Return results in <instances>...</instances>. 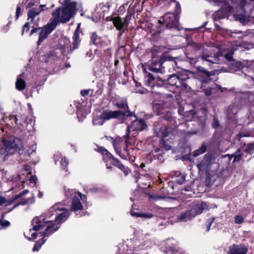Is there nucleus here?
Wrapping results in <instances>:
<instances>
[{"mask_svg":"<svg viewBox=\"0 0 254 254\" xmlns=\"http://www.w3.org/2000/svg\"><path fill=\"white\" fill-rule=\"evenodd\" d=\"M231 32H230V36L231 37H233V35H232V34L233 33H236V34H240V33H242V31H239V30H234L233 31H230Z\"/></svg>","mask_w":254,"mask_h":254,"instance_id":"nucleus-60","label":"nucleus"},{"mask_svg":"<svg viewBox=\"0 0 254 254\" xmlns=\"http://www.w3.org/2000/svg\"><path fill=\"white\" fill-rule=\"evenodd\" d=\"M89 91H90L89 90H82V91H81V94L83 96H85L89 94Z\"/></svg>","mask_w":254,"mask_h":254,"instance_id":"nucleus-54","label":"nucleus"},{"mask_svg":"<svg viewBox=\"0 0 254 254\" xmlns=\"http://www.w3.org/2000/svg\"><path fill=\"white\" fill-rule=\"evenodd\" d=\"M46 241V239H42V240L36 242L33 247V251H38L42 245H43Z\"/></svg>","mask_w":254,"mask_h":254,"instance_id":"nucleus-38","label":"nucleus"},{"mask_svg":"<svg viewBox=\"0 0 254 254\" xmlns=\"http://www.w3.org/2000/svg\"><path fill=\"white\" fill-rule=\"evenodd\" d=\"M30 28V23L29 22H26L23 27V32L22 34L24 32H27Z\"/></svg>","mask_w":254,"mask_h":254,"instance_id":"nucleus-48","label":"nucleus"},{"mask_svg":"<svg viewBox=\"0 0 254 254\" xmlns=\"http://www.w3.org/2000/svg\"><path fill=\"white\" fill-rule=\"evenodd\" d=\"M248 248L242 244L233 245L229 247V254H247Z\"/></svg>","mask_w":254,"mask_h":254,"instance_id":"nucleus-18","label":"nucleus"},{"mask_svg":"<svg viewBox=\"0 0 254 254\" xmlns=\"http://www.w3.org/2000/svg\"><path fill=\"white\" fill-rule=\"evenodd\" d=\"M130 215L132 216L138 217H141L143 218H151L153 217V214L150 213H141V212H136L133 210H131L130 211Z\"/></svg>","mask_w":254,"mask_h":254,"instance_id":"nucleus-28","label":"nucleus"},{"mask_svg":"<svg viewBox=\"0 0 254 254\" xmlns=\"http://www.w3.org/2000/svg\"><path fill=\"white\" fill-rule=\"evenodd\" d=\"M238 111V106L234 104L230 105L227 111V117L230 119H234Z\"/></svg>","mask_w":254,"mask_h":254,"instance_id":"nucleus-27","label":"nucleus"},{"mask_svg":"<svg viewBox=\"0 0 254 254\" xmlns=\"http://www.w3.org/2000/svg\"><path fill=\"white\" fill-rule=\"evenodd\" d=\"M132 16V13L131 12H127V14L126 17L125 18L124 21L125 23V25L128 27L129 20H130Z\"/></svg>","mask_w":254,"mask_h":254,"instance_id":"nucleus-43","label":"nucleus"},{"mask_svg":"<svg viewBox=\"0 0 254 254\" xmlns=\"http://www.w3.org/2000/svg\"><path fill=\"white\" fill-rule=\"evenodd\" d=\"M174 2L175 3L177 10L178 11H180V8H181V6H180V4L178 2H177V1H174Z\"/></svg>","mask_w":254,"mask_h":254,"instance_id":"nucleus-62","label":"nucleus"},{"mask_svg":"<svg viewBox=\"0 0 254 254\" xmlns=\"http://www.w3.org/2000/svg\"><path fill=\"white\" fill-rule=\"evenodd\" d=\"M170 131V128L168 127H164L161 129V135L163 137H166L169 135V133Z\"/></svg>","mask_w":254,"mask_h":254,"instance_id":"nucleus-40","label":"nucleus"},{"mask_svg":"<svg viewBox=\"0 0 254 254\" xmlns=\"http://www.w3.org/2000/svg\"><path fill=\"white\" fill-rule=\"evenodd\" d=\"M246 152L249 154H251L254 151V143L249 144L245 150Z\"/></svg>","mask_w":254,"mask_h":254,"instance_id":"nucleus-42","label":"nucleus"},{"mask_svg":"<svg viewBox=\"0 0 254 254\" xmlns=\"http://www.w3.org/2000/svg\"><path fill=\"white\" fill-rule=\"evenodd\" d=\"M113 23L114 26L117 30H123V29H127V26L125 25L123 19L120 16H117L113 18Z\"/></svg>","mask_w":254,"mask_h":254,"instance_id":"nucleus-23","label":"nucleus"},{"mask_svg":"<svg viewBox=\"0 0 254 254\" xmlns=\"http://www.w3.org/2000/svg\"><path fill=\"white\" fill-rule=\"evenodd\" d=\"M254 31L253 30H249L246 32H244V35H253Z\"/></svg>","mask_w":254,"mask_h":254,"instance_id":"nucleus-57","label":"nucleus"},{"mask_svg":"<svg viewBox=\"0 0 254 254\" xmlns=\"http://www.w3.org/2000/svg\"><path fill=\"white\" fill-rule=\"evenodd\" d=\"M10 120L12 121V123L14 122L15 124H18V119L15 116H12L10 117Z\"/></svg>","mask_w":254,"mask_h":254,"instance_id":"nucleus-55","label":"nucleus"},{"mask_svg":"<svg viewBox=\"0 0 254 254\" xmlns=\"http://www.w3.org/2000/svg\"><path fill=\"white\" fill-rule=\"evenodd\" d=\"M176 66V62L171 58V60L164 61L161 56L156 57L153 54L152 59L148 62V69L155 73H162L165 72V69L168 68L170 72H173Z\"/></svg>","mask_w":254,"mask_h":254,"instance_id":"nucleus-3","label":"nucleus"},{"mask_svg":"<svg viewBox=\"0 0 254 254\" xmlns=\"http://www.w3.org/2000/svg\"><path fill=\"white\" fill-rule=\"evenodd\" d=\"M145 84L151 89L155 87H163V81L158 77H154L150 73L146 74L145 77Z\"/></svg>","mask_w":254,"mask_h":254,"instance_id":"nucleus-14","label":"nucleus"},{"mask_svg":"<svg viewBox=\"0 0 254 254\" xmlns=\"http://www.w3.org/2000/svg\"><path fill=\"white\" fill-rule=\"evenodd\" d=\"M209 208L210 207L206 202H201L192 205L190 209L183 212L177 217L180 221L187 222L191 220L197 215L201 214L204 210H208Z\"/></svg>","mask_w":254,"mask_h":254,"instance_id":"nucleus-6","label":"nucleus"},{"mask_svg":"<svg viewBox=\"0 0 254 254\" xmlns=\"http://www.w3.org/2000/svg\"><path fill=\"white\" fill-rule=\"evenodd\" d=\"M213 161L214 159L212 155L207 153L205 155L202 160L198 161L196 166L200 171H208L210 170Z\"/></svg>","mask_w":254,"mask_h":254,"instance_id":"nucleus-13","label":"nucleus"},{"mask_svg":"<svg viewBox=\"0 0 254 254\" xmlns=\"http://www.w3.org/2000/svg\"><path fill=\"white\" fill-rule=\"evenodd\" d=\"M248 64V63H246V64H244L240 62H234L229 66V71L231 72L241 71V73L245 75L249 76L248 73H250L251 72L254 73V68H249L246 65ZM249 76H251L249 75Z\"/></svg>","mask_w":254,"mask_h":254,"instance_id":"nucleus-11","label":"nucleus"},{"mask_svg":"<svg viewBox=\"0 0 254 254\" xmlns=\"http://www.w3.org/2000/svg\"><path fill=\"white\" fill-rule=\"evenodd\" d=\"M65 6L62 9L60 7L56 8L52 13L54 18L51 23L46 26L41 28L39 32V39L37 44L39 45L48 37L59 22L66 23L68 22L76 13V3L74 1L69 2V0H64Z\"/></svg>","mask_w":254,"mask_h":254,"instance_id":"nucleus-1","label":"nucleus"},{"mask_svg":"<svg viewBox=\"0 0 254 254\" xmlns=\"http://www.w3.org/2000/svg\"><path fill=\"white\" fill-rule=\"evenodd\" d=\"M65 195L67 197H73L72 199V205L71 210L74 212H77L83 208L82 205L81 204L80 199H83V197L85 198V196L82 195L81 193H77L73 190H65Z\"/></svg>","mask_w":254,"mask_h":254,"instance_id":"nucleus-9","label":"nucleus"},{"mask_svg":"<svg viewBox=\"0 0 254 254\" xmlns=\"http://www.w3.org/2000/svg\"><path fill=\"white\" fill-rule=\"evenodd\" d=\"M241 156L239 153L236 152L234 155V162H238L241 159Z\"/></svg>","mask_w":254,"mask_h":254,"instance_id":"nucleus-52","label":"nucleus"},{"mask_svg":"<svg viewBox=\"0 0 254 254\" xmlns=\"http://www.w3.org/2000/svg\"><path fill=\"white\" fill-rule=\"evenodd\" d=\"M4 218V215H1V218H0V230L2 229H5L9 227L10 225V222L7 220H3Z\"/></svg>","mask_w":254,"mask_h":254,"instance_id":"nucleus-37","label":"nucleus"},{"mask_svg":"<svg viewBox=\"0 0 254 254\" xmlns=\"http://www.w3.org/2000/svg\"><path fill=\"white\" fill-rule=\"evenodd\" d=\"M30 183H36L37 180V177L36 176H32L30 179Z\"/></svg>","mask_w":254,"mask_h":254,"instance_id":"nucleus-59","label":"nucleus"},{"mask_svg":"<svg viewBox=\"0 0 254 254\" xmlns=\"http://www.w3.org/2000/svg\"><path fill=\"white\" fill-rule=\"evenodd\" d=\"M159 31H162L165 27L168 29L181 30L179 27V15L173 13H168L157 20L155 24Z\"/></svg>","mask_w":254,"mask_h":254,"instance_id":"nucleus-5","label":"nucleus"},{"mask_svg":"<svg viewBox=\"0 0 254 254\" xmlns=\"http://www.w3.org/2000/svg\"><path fill=\"white\" fill-rule=\"evenodd\" d=\"M134 119L135 120L131 122V125L127 127L126 134L124 136V137L127 139L129 138L130 129L132 130L142 131L146 127V125L143 120H136V118Z\"/></svg>","mask_w":254,"mask_h":254,"instance_id":"nucleus-15","label":"nucleus"},{"mask_svg":"<svg viewBox=\"0 0 254 254\" xmlns=\"http://www.w3.org/2000/svg\"><path fill=\"white\" fill-rule=\"evenodd\" d=\"M116 106L123 110L106 112L105 118L107 119L116 118L118 119L126 120L128 118L133 117L135 118V115L133 112H131L128 109L126 99H123L117 102Z\"/></svg>","mask_w":254,"mask_h":254,"instance_id":"nucleus-4","label":"nucleus"},{"mask_svg":"<svg viewBox=\"0 0 254 254\" xmlns=\"http://www.w3.org/2000/svg\"><path fill=\"white\" fill-rule=\"evenodd\" d=\"M54 158L56 164L57 163V162H60L62 168L65 170V172L67 171V169L66 168L68 165V162L65 157H63L61 153H58L54 155Z\"/></svg>","mask_w":254,"mask_h":254,"instance_id":"nucleus-22","label":"nucleus"},{"mask_svg":"<svg viewBox=\"0 0 254 254\" xmlns=\"http://www.w3.org/2000/svg\"><path fill=\"white\" fill-rule=\"evenodd\" d=\"M174 71H176L177 73H173L168 78V83L172 86H175L177 88L189 91L190 87L188 85L186 81L189 79V76L186 74L179 73L181 68L177 65L175 66Z\"/></svg>","mask_w":254,"mask_h":254,"instance_id":"nucleus-7","label":"nucleus"},{"mask_svg":"<svg viewBox=\"0 0 254 254\" xmlns=\"http://www.w3.org/2000/svg\"><path fill=\"white\" fill-rule=\"evenodd\" d=\"M214 1L217 3H223L224 4V3H227V2H226V0H214ZM233 3H235L238 5V3L234 1L233 0H230Z\"/></svg>","mask_w":254,"mask_h":254,"instance_id":"nucleus-51","label":"nucleus"},{"mask_svg":"<svg viewBox=\"0 0 254 254\" xmlns=\"http://www.w3.org/2000/svg\"><path fill=\"white\" fill-rule=\"evenodd\" d=\"M127 29H123V30H119L120 31V32L118 34V36L119 37H120L122 34L125 31V30H126Z\"/></svg>","mask_w":254,"mask_h":254,"instance_id":"nucleus-64","label":"nucleus"},{"mask_svg":"<svg viewBox=\"0 0 254 254\" xmlns=\"http://www.w3.org/2000/svg\"><path fill=\"white\" fill-rule=\"evenodd\" d=\"M79 25L80 24H79L77 28L76 29V30H75L74 32L73 36L72 37V39H73L72 45H73V46H72V47H71L70 48L69 50H68V52L69 53H72L74 50L77 49L78 48V46L80 43V40L79 39Z\"/></svg>","mask_w":254,"mask_h":254,"instance_id":"nucleus-19","label":"nucleus"},{"mask_svg":"<svg viewBox=\"0 0 254 254\" xmlns=\"http://www.w3.org/2000/svg\"><path fill=\"white\" fill-rule=\"evenodd\" d=\"M28 190H23L22 192H20L18 195L15 196V199H18L21 197L22 196L27 194L28 192Z\"/></svg>","mask_w":254,"mask_h":254,"instance_id":"nucleus-50","label":"nucleus"},{"mask_svg":"<svg viewBox=\"0 0 254 254\" xmlns=\"http://www.w3.org/2000/svg\"><path fill=\"white\" fill-rule=\"evenodd\" d=\"M40 27H38V28H33L31 31H30V35H32L33 34V33H34L35 32H39V31L40 30Z\"/></svg>","mask_w":254,"mask_h":254,"instance_id":"nucleus-56","label":"nucleus"},{"mask_svg":"<svg viewBox=\"0 0 254 254\" xmlns=\"http://www.w3.org/2000/svg\"><path fill=\"white\" fill-rule=\"evenodd\" d=\"M90 38L91 42L96 45H98L101 42V38L99 37L95 32H93L91 34Z\"/></svg>","mask_w":254,"mask_h":254,"instance_id":"nucleus-35","label":"nucleus"},{"mask_svg":"<svg viewBox=\"0 0 254 254\" xmlns=\"http://www.w3.org/2000/svg\"><path fill=\"white\" fill-rule=\"evenodd\" d=\"M56 216L54 221L48 220L47 217H45L43 216L35 217L32 220L34 230H42L47 225L44 231L38 233L40 235V236L43 237L44 238L48 237L58 231L60 227H55V226L58 224L63 223L67 220L69 216V213L68 210L66 209L65 211L62 213L58 214L56 213Z\"/></svg>","mask_w":254,"mask_h":254,"instance_id":"nucleus-2","label":"nucleus"},{"mask_svg":"<svg viewBox=\"0 0 254 254\" xmlns=\"http://www.w3.org/2000/svg\"><path fill=\"white\" fill-rule=\"evenodd\" d=\"M125 138V140L126 143V145L124 146L123 149H120L117 144H114V148L116 151V153L119 155L121 158L123 159L127 160L129 159V156H130V150L127 148V144L128 142L127 139Z\"/></svg>","mask_w":254,"mask_h":254,"instance_id":"nucleus-17","label":"nucleus"},{"mask_svg":"<svg viewBox=\"0 0 254 254\" xmlns=\"http://www.w3.org/2000/svg\"><path fill=\"white\" fill-rule=\"evenodd\" d=\"M27 202H28V200L25 199H22L19 203H17V204H15L14 205V206L11 209L9 210V211H10L12 210H13V209L15 208L19 205H25L26 204H27Z\"/></svg>","mask_w":254,"mask_h":254,"instance_id":"nucleus-46","label":"nucleus"},{"mask_svg":"<svg viewBox=\"0 0 254 254\" xmlns=\"http://www.w3.org/2000/svg\"><path fill=\"white\" fill-rule=\"evenodd\" d=\"M206 145L203 144L199 148L194 150L192 152V155L194 157H197L204 153L206 151Z\"/></svg>","mask_w":254,"mask_h":254,"instance_id":"nucleus-32","label":"nucleus"},{"mask_svg":"<svg viewBox=\"0 0 254 254\" xmlns=\"http://www.w3.org/2000/svg\"><path fill=\"white\" fill-rule=\"evenodd\" d=\"M219 126V123H218V121L214 119L213 120V126L214 127H218Z\"/></svg>","mask_w":254,"mask_h":254,"instance_id":"nucleus-61","label":"nucleus"},{"mask_svg":"<svg viewBox=\"0 0 254 254\" xmlns=\"http://www.w3.org/2000/svg\"><path fill=\"white\" fill-rule=\"evenodd\" d=\"M17 199H15V197L11 199L6 200L4 197H0V205L4 204L5 206H8L12 204Z\"/></svg>","mask_w":254,"mask_h":254,"instance_id":"nucleus-36","label":"nucleus"},{"mask_svg":"<svg viewBox=\"0 0 254 254\" xmlns=\"http://www.w3.org/2000/svg\"><path fill=\"white\" fill-rule=\"evenodd\" d=\"M21 9L20 7V5L18 4L16 8V18L17 19L21 14Z\"/></svg>","mask_w":254,"mask_h":254,"instance_id":"nucleus-49","label":"nucleus"},{"mask_svg":"<svg viewBox=\"0 0 254 254\" xmlns=\"http://www.w3.org/2000/svg\"><path fill=\"white\" fill-rule=\"evenodd\" d=\"M214 217H211L210 218L208 219L206 222L205 226L206 227V232H208L210 230V226L211 224H212L213 222L215 220Z\"/></svg>","mask_w":254,"mask_h":254,"instance_id":"nucleus-41","label":"nucleus"},{"mask_svg":"<svg viewBox=\"0 0 254 254\" xmlns=\"http://www.w3.org/2000/svg\"><path fill=\"white\" fill-rule=\"evenodd\" d=\"M222 9L215 11L213 14L214 21H217L228 16V13L232 12L233 7L229 3H224L222 5Z\"/></svg>","mask_w":254,"mask_h":254,"instance_id":"nucleus-16","label":"nucleus"},{"mask_svg":"<svg viewBox=\"0 0 254 254\" xmlns=\"http://www.w3.org/2000/svg\"><path fill=\"white\" fill-rule=\"evenodd\" d=\"M222 57V56L218 52L212 50H204L201 53L200 58L202 61L217 64L219 63L220 58Z\"/></svg>","mask_w":254,"mask_h":254,"instance_id":"nucleus-10","label":"nucleus"},{"mask_svg":"<svg viewBox=\"0 0 254 254\" xmlns=\"http://www.w3.org/2000/svg\"><path fill=\"white\" fill-rule=\"evenodd\" d=\"M40 13V11H38L34 8L30 9L27 12L28 19H31V22H32L34 18L39 15Z\"/></svg>","mask_w":254,"mask_h":254,"instance_id":"nucleus-31","label":"nucleus"},{"mask_svg":"<svg viewBox=\"0 0 254 254\" xmlns=\"http://www.w3.org/2000/svg\"><path fill=\"white\" fill-rule=\"evenodd\" d=\"M106 112L101 116H97L93 118L92 123L94 125H102L105 120H108L105 118Z\"/></svg>","mask_w":254,"mask_h":254,"instance_id":"nucleus-29","label":"nucleus"},{"mask_svg":"<svg viewBox=\"0 0 254 254\" xmlns=\"http://www.w3.org/2000/svg\"><path fill=\"white\" fill-rule=\"evenodd\" d=\"M3 146L2 149L6 153L5 156L12 154L16 152L20 153L23 148V144L20 140L17 138H10L3 140Z\"/></svg>","mask_w":254,"mask_h":254,"instance_id":"nucleus-8","label":"nucleus"},{"mask_svg":"<svg viewBox=\"0 0 254 254\" xmlns=\"http://www.w3.org/2000/svg\"><path fill=\"white\" fill-rule=\"evenodd\" d=\"M152 108L157 115L162 114L164 109L163 102L162 101H154L152 103Z\"/></svg>","mask_w":254,"mask_h":254,"instance_id":"nucleus-25","label":"nucleus"},{"mask_svg":"<svg viewBox=\"0 0 254 254\" xmlns=\"http://www.w3.org/2000/svg\"><path fill=\"white\" fill-rule=\"evenodd\" d=\"M39 2L40 1H38L37 0H31L26 5V8H30L34 5H37Z\"/></svg>","mask_w":254,"mask_h":254,"instance_id":"nucleus-45","label":"nucleus"},{"mask_svg":"<svg viewBox=\"0 0 254 254\" xmlns=\"http://www.w3.org/2000/svg\"><path fill=\"white\" fill-rule=\"evenodd\" d=\"M242 98L245 104L251 105L254 102V94L250 92L243 93Z\"/></svg>","mask_w":254,"mask_h":254,"instance_id":"nucleus-24","label":"nucleus"},{"mask_svg":"<svg viewBox=\"0 0 254 254\" xmlns=\"http://www.w3.org/2000/svg\"><path fill=\"white\" fill-rule=\"evenodd\" d=\"M188 45L196 50L200 49L202 47L201 44L195 43L193 41L189 42Z\"/></svg>","mask_w":254,"mask_h":254,"instance_id":"nucleus-39","label":"nucleus"},{"mask_svg":"<svg viewBox=\"0 0 254 254\" xmlns=\"http://www.w3.org/2000/svg\"><path fill=\"white\" fill-rule=\"evenodd\" d=\"M46 7V5L41 4L40 5V9L38 10V11H40V12L44 10V8Z\"/></svg>","mask_w":254,"mask_h":254,"instance_id":"nucleus-63","label":"nucleus"},{"mask_svg":"<svg viewBox=\"0 0 254 254\" xmlns=\"http://www.w3.org/2000/svg\"><path fill=\"white\" fill-rule=\"evenodd\" d=\"M22 75V74L19 75L15 83L16 88L19 91L23 90L26 86L25 81L20 77Z\"/></svg>","mask_w":254,"mask_h":254,"instance_id":"nucleus-30","label":"nucleus"},{"mask_svg":"<svg viewBox=\"0 0 254 254\" xmlns=\"http://www.w3.org/2000/svg\"><path fill=\"white\" fill-rule=\"evenodd\" d=\"M32 225H33L32 224ZM34 226H33V228L32 229H30L29 230V232H28V234L30 235L31 234V237H28L27 235H26V234L25 233L24 234V236L25 237V238H26L29 241H33L34 240V239H35L38 235V233L36 232H34V231H38V230H34ZM40 230H38V231H39Z\"/></svg>","mask_w":254,"mask_h":254,"instance_id":"nucleus-34","label":"nucleus"},{"mask_svg":"<svg viewBox=\"0 0 254 254\" xmlns=\"http://www.w3.org/2000/svg\"><path fill=\"white\" fill-rule=\"evenodd\" d=\"M86 57L88 58L89 59V60L90 61L93 59L94 55L92 54V52L90 50H89L86 52Z\"/></svg>","mask_w":254,"mask_h":254,"instance_id":"nucleus-53","label":"nucleus"},{"mask_svg":"<svg viewBox=\"0 0 254 254\" xmlns=\"http://www.w3.org/2000/svg\"><path fill=\"white\" fill-rule=\"evenodd\" d=\"M225 58L228 61H231L232 59L231 54L227 53L225 54Z\"/></svg>","mask_w":254,"mask_h":254,"instance_id":"nucleus-58","label":"nucleus"},{"mask_svg":"<svg viewBox=\"0 0 254 254\" xmlns=\"http://www.w3.org/2000/svg\"><path fill=\"white\" fill-rule=\"evenodd\" d=\"M6 171L4 170H0V182L3 181L4 182H7L8 181H20L21 180V176L20 175H18L14 179L11 176H9L8 178L6 177Z\"/></svg>","mask_w":254,"mask_h":254,"instance_id":"nucleus-21","label":"nucleus"},{"mask_svg":"<svg viewBox=\"0 0 254 254\" xmlns=\"http://www.w3.org/2000/svg\"><path fill=\"white\" fill-rule=\"evenodd\" d=\"M152 198L154 200L157 201L159 199H173V198L172 197H167L164 196H160V195H155L152 197Z\"/></svg>","mask_w":254,"mask_h":254,"instance_id":"nucleus-47","label":"nucleus"},{"mask_svg":"<svg viewBox=\"0 0 254 254\" xmlns=\"http://www.w3.org/2000/svg\"><path fill=\"white\" fill-rule=\"evenodd\" d=\"M244 218L240 215H236L235 216V222L236 224H242L244 222Z\"/></svg>","mask_w":254,"mask_h":254,"instance_id":"nucleus-44","label":"nucleus"},{"mask_svg":"<svg viewBox=\"0 0 254 254\" xmlns=\"http://www.w3.org/2000/svg\"><path fill=\"white\" fill-rule=\"evenodd\" d=\"M236 19L243 25L247 24L249 22L254 23V16L238 15L236 17Z\"/></svg>","mask_w":254,"mask_h":254,"instance_id":"nucleus-26","label":"nucleus"},{"mask_svg":"<svg viewBox=\"0 0 254 254\" xmlns=\"http://www.w3.org/2000/svg\"><path fill=\"white\" fill-rule=\"evenodd\" d=\"M66 209L64 205L62 203H58L51 207L46 214L47 218H50L52 215H54V213H58L57 211H65Z\"/></svg>","mask_w":254,"mask_h":254,"instance_id":"nucleus-20","label":"nucleus"},{"mask_svg":"<svg viewBox=\"0 0 254 254\" xmlns=\"http://www.w3.org/2000/svg\"><path fill=\"white\" fill-rule=\"evenodd\" d=\"M99 151L102 153L103 156V159L105 162H107V159L109 160H113V164L114 166L118 167L124 172L126 175H127L128 173V170L127 168L125 167L120 162L114 159L113 155L108 151L106 149L101 147L99 148Z\"/></svg>","mask_w":254,"mask_h":254,"instance_id":"nucleus-12","label":"nucleus"},{"mask_svg":"<svg viewBox=\"0 0 254 254\" xmlns=\"http://www.w3.org/2000/svg\"><path fill=\"white\" fill-rule=\"evenodd\" d=\"M197 69L198 72L201 73L203 76H205L207 77H209L210 76L214 75L215 74V72L213 71H208L202 66H199Z\"/></svg>","mask_w":254,"mask_h":254,"instance_id":"nucleus-33","label":"nucleus"}]
</instances>
